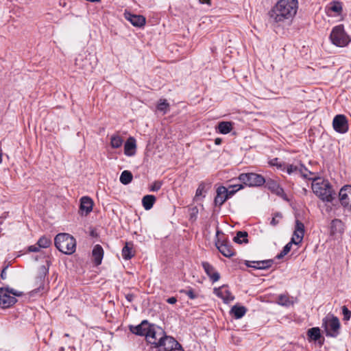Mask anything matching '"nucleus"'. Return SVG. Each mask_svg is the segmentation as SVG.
<instances>
[{
	"label": "nucleus",
	"instance_id": "obj_25",
	"mask_svg": "<svg viewBox=\"0 0 351 351\" xmlns=\"http://www.w3.org/2000/svg\"><path fill=\"white\" fill-rule=\"evenodd\" d=\"M272 263L273 261L271 260L254 261L252 263V265H248V266L258 269H266L269 268Z\"/></svg>",
	"mask_w": 351,
	"mask_h": 351
},
{
	"label": "nucleus",
	"instance_id": "obj_41",
	"mask_svg": "<svg viewBox=\"0 0 351 351\" xmlns=\"http://www.w3.org/2000/svg\"><path fill=\"white\" fill-rule=\"evenodd\" d=\"M342 311H343L344 319L348 320L350 318L351 312L346 306L343 307Z\"/></svg>",
	"mask_w": 351,
	"mask_h": 351
},
{
	"label": "nucleus",
	"instance_id": "obj_10",
	"mask_svg": "<svg viewBox=\"0 0 351 351\" xmlns=\"http://www.w3.org/2000/svg\"><path fill=\"white\" fill-rule=\"evenodd\" d=\"M164 333L165 331L162 328L152 325L150 331L147 335L146 340L149 343L156 348L159 343L158 341L161 340Z\"/></svg>",
	"mask_w": 351,
	"mask_h": 351
},
{
	"label": "nucleus",
	"instance_id": "obj_9",
	"mask_svg": "<svg viewBox=\"0 0 351 351\" xmlns=\"http://www.w3.org/2000/svg\"><path fill=\"white\" fill-rule=\"evenodd\" d=\"M156 348H160L161 351H172L173 350H182L181 345L172 337L163 334L161 340L158 341Z\"/></svg>",
	"mask_w": 351,
	"mask_h": 351
},
{
	"label": "nucleus",
	"instance_id": "obj_26",
	"mask_svg": "<svg viewBox=\"0 0 351 351\" xmlns=\"http://www.w3.org/2000/svg\"><path fill=\"white\" fill-rule=\"evenodd\" d=\"M343 230V224L341 220L335 219L330 225V232L332 234H341Z\"/></svg>",
	"mask_w": 351,
	"mask_h": 351
},
{
	"label": "nucleus",
	"instance_id": "obj_29",
	"mask_svg": "<svg viewBox=\"0 0 351 351\" xmlns=\"http://www.w3.org/2000/svg\"><path fill=\"white\" fill-rule=\"evenodd\" d=\"M309 340L317 341L321 337L320 329L318 327L311 328L307 331Z\"/></svg>",
	"mask_w": 351,
	"mask_h": 351
},
{
	"label": "nucleus",
	"instance_id": "obj_28",
	"mask_svg": "<svg viewBox=\"0 0 351 351\" xmlns=\"http://www.w3.org/2000/svg\"><path fill=\"white\" fill-rule=\"evenodd\" d=\"M219 132L223 134H228L232 130V125L230 122L222 121L218 124Z\"/></svg>",
	"mask_w": 351,
	"mask_h": 351
},
{
	"label": "nucleus",
	"instance_id": "obj_5",
	"mask_svg": "<svg viewBox=\"0 0 351 351\" xmlns=\"http://www.w3.org/2000/svg\"><path fill=\"white\" fill-rule=\"evenodd\" d=\"M322 327L326 336L336 337L341 327L339 319L333 315H328L323 319Z\"/></svg>",
	"mask_w": 351,
	"mask_h": 351
},
{
	"label": "nucleus",
	"instance_id": "obj_36",
	"mask_svg": "<svg viewBox=\"0 0 351 351\" xmlns=\"http://www.w3.org/2000/svg\"><path fill=\"white\" fill-rule=\"evenodd\" d=\"M208 188H209V186H206L204 184H199V186H198V188L196 191L195 197L197 198L200 196H203Z\"/></svg>",
	"mask_w": 351,
	"mask_h": 351
},
{
	"label": "nucleus",
	"instance_id": "obj_32",
	"mask_svg": "<svg viewBox=\"0 0 351 351\" xmlns=\"http://www.w3.org/2000/svg\"><path fill=\"white\" fill-rule=\"evenodd\" d=\"M245 312L246 310L243 306H234L231 309V313H232L237 319L242 317Z\"/></svg>",
	"mask_w": 351,
	"mask_h": 351
},
{
	"label": "nucleus",
	"instance_id": "obj_45",
	"mask_svg": "<svg viewBox=\"0 0 351 351\" xmlns=\"http://www.w3.org/2000/svg\"><path fill=\"white\" fill-rule=\"evenodd\" d=\"M177 300L175 297H171L167 299V302L173 304L176 302Z\"/></svg>",
	"mask_w": 351,
	"mask_h": 351
},
{
	"label": "nucleus",
	"instance_id": "obj_44",
	"mask_svg": "<svg viewBox=\"0 0 351 351\" xmlns=\"http://www.w3.org/2000/svg\"><path fill=\"white\" fill-rule=\"evenodd\" d=\"M39 247L38 245H31L28 247V250L29 252H38L39 251Z\"/></svg>",
	"mask_w": 351,
	"mask_h": 351
},
{
	"label": "nucleus",
	"instance_id": "obj_51",
	"mask_svg": "<svg viewBox=\"0 0 351 351\" xmlns=\"http://www.w3.org/2000/svg\"><path fill=\"white\" fill-rule=\"evenodd\" d=\"M86 1L92 2V3H97L100 2L101 0H86Z\"/></svg>",
	"mask_w": 351,
	"mask_h": 351
},
{
	"label": "nucleus",
	"instance_id": "obj_20",
	"mask_svg": "<svg viewBox=\"0 0 351 351\" xmlns=\"http://www.w3.org/2000/svg\"><path fill=\"white\" fill-rule=\"evenodd\" d=\"M214 293L221 298L226 303H229L234 300V297L226 287L215 289Z\"/></svg>",
	"mask_w": 351,
	"mask_h": 351
},
{
	"label": "nucleus",
	"instance_id": "obj_22",
	"mask_svg": "<svg viewBox=\"0 0 351 351\" xmlns=\"http://www.w3.org/2000/svg\"><path fill=\"white\" fill-rule=\"evenodd\" d=\"M92 255L93 260L97 265H100L104 256V250L101 245H96L94 246Z\"/></svg>",
	"mask_w": 351,
	"mask_h": 351
},
{
	"label": "nucleus",
	"instance_id": "obj_23",
	"mask_svg": "<svg viewBox=\"0 0 351 351\" xmlns=\"http://www.w3.org/2000/svg\"><path fill=\"white\" fill-rule=\"evenodd\" d=\"M217 247L219 252L226 257H230L234 254V250L228 243H217Z\"/></svg>",
	"mask_w": 351,
	"mask_h": 351
},
{
	"label": "nucleus",
	"instance_id": "obj_7",
	"mask_svg": "<svg viewBox=\"0 0 351 351\" xmlns=\"http://www.w3.org/2000/svg\"><path fill=\"white\" fill-rule=\"evenodd\" d=\"M241 189H243V186L240 184L230 186L228 189L225 186H219L217 189V195L215 198V204L221 206L230 196Z\"/></svg>",
	"mask_w": 351,
	"mask_h": 351
},
{
	"label": "nucleus",
	"instance_id": "obj_13",
	"mask_svg": "<svg viewBox=\"0 0 351 351\" xmlns=\"http://www.w3.org/2000/svg\"><path fill=\"white\" fill-rule=\"evenodd\" d=\"M339 201L342 206L351 208V186L342 187L339 193Z\"/></svg>",
	"mask_w": 351,
	"mask_h": 351
},
{
	"label": "nucleus",
	"instance_id": "obj_15",
	"mask_svg": "<svg viewBox=\"0 0 351 351\" xmlns=\"http://www.w3.org/2000/svg\"><path fill=\"white\" fill-rule=\"evenodd\" d=\"M243 188L246 186H258L265 182L264 177H239ZM241 184V183H239Z\"/></svg>",
	"mask_w": 351,
	"mask_h": 351
},
{
	"label": "nucleus",
	"instance_id": "obj_27",
	"mask_svg": "<svg viewBox=\"0 0 351 351\" xmlns=\"http://www.w3.org/2000/svg\"><path fill=\"white\" fill-rule=\"evenodd\" d=\"M123 143V138L119 134H113L110 137V146L112 148H120Z\"/></svg>",
	"mask_w": 351,
	"mask_h": 351
},
{
	"label": "nucleus",
	"instance_id": "obj_37",
	"mask_svg": "<svg viewBox=\"0 0 351 351\" xmlns=\"http://www.w3.org/2000/svg\"><path fill=\"white\" fill-rule=\"evenodd\" d=\"M50 244H51V241L46 237H41L37 243V245H38V247L40 248L48 247L50 245Z\"/></svg>",
	"mask_w": 351,
	"mask_h": 351
},
{
	"label": "nucleus",
	"instance_id": "obj_39",
	"mask_svg": "<svg viewBox=\"0 0 351 351\" xmlns=\"http://www.w3.org/2000/svg\"><path fill=\"white\" fill-rule=\"evenodd\" d=\"M282 215L280 213H276L273 217L270 223L271 226H275L280 223V221L282 219Z\"/></svg>",
	"mask_w": 351,
	"mask_h": 351
},
{
	"label": "nucleus",
	"instance_id": "obj_40",
	"mask_svg": "<svg viewBox=\"0 0 351 351\" xmlns=\"http://www.w3.org/2000/svg\"><path fill=\"white\" fill-rule=\"evenodd\" d=\"M162 184V182L160 181L154 182L149 186L150 191H158L161 188Z\"/></svg>",
	"mask_w": 351,
	"mask_h": 351
},
{
	"label": "nucleus",
	"instance_id": "obj_42",
	"mask_svg": "<svg viewBox=\"0 0 351 351\" xmlns=\"http://www.w3.org/2000/svg\"><path fill=\"white\" fill-rule=\"evenodd\" d=\"M182 292L187 295L191 299H195L197 298V295L192 289L182 291Z\"/></svg>",
	"mask_w": 351,
	"mask_h": 351
},
{
	"label": "nucleus",
	"instance_id": "obj_33",
	"mask_svg": "<svg viewBox=\"0 0 351 351\" xmlns=\"http://www.w3.org/2000/svg\"><path fill=\"white\" fill-rule=\"evenodd\" d=\"M278 304L282 306H290L293 304V302L289 298L287 295H280L278 299Z\"/></svg>",
	"mask_w": 351,
	"mask_h": 351
},
{
	"label": "nucleus",
	"instance_id": "obj_30",
	"mask_svg": "<svg viewBox=\"0 0 351 351\" xmlns=\"http://www.w3.org/2000/svg\"><path fill=\"white\" fill-rule=\"evenodd\" d=\"M155 200L156 198L154 195H147L144 196L142 202L145 209L149 210L153 206Z\"/></svg>",
	"mask_w": 351,
	"mask_h": 351
},
{
	"label": "nucleus",
	"instance_id": "obj_3",
	"mask_svg": "<svg viewBox=\"0 0 351 351\" xmlns=\"http://www.w3.org/2000/svg\"><path fill=\"white\" fill-rule=\"evenodd\" d=\"M56 247L65 254H72L75 251L76 242L73 237L67 233L58 234L55 238Z\"/></svg>",
	"mask_w": 351,
	"mask_h": 351
},
{
	"label": "nucleus",
	"instance_id": "obj_49",
	"mask_svg": "<svg viewBox=\"0 0 351 351\" xmlns=\"http://www.w3.org/2000/svg\"><path fill=\"white\" fill-rule=\"evenodd\" d=\"M199 3H209L210 0H199Z\"/></svg>",
	"mask_w": 351,
	"mask_h": 351
},
{
	"label": "nucleus",
	"instance_id": "obj_16",
	"mask_svg": "<svg viewBox=\"0 0 351 351\" xmlns=\"http://www.w3.org/2000/svg\"><path fill=\"white\" fill-rule=\"evenodd\" d=\"M152 325L150 324L147 321H143L141 324L136 326H131L130 330L132 333L141 335V336H145V338L147 337V335H148L149 332L150 331V329L152 328Z\"/></svg>",
	"mask_w": 351,
	"mask_h": 351
},
{
	"label": "nucleus",
	"instance_id": "obj_38",
	"mask_svg": "<svg viewBox=\"0 0 351 351\" xmlns=\"http://www.w3.org/2000/svg\"><path fill=\"white\" fill-rule=\"evenodd\" d=\"M292 244H294L293 242H292V240H291V241L289 243H288L283 248V250L282 251V252L278 256V257L280 258L281 257H282L283 256L286 255L287 254H288L290 250H291V246H292Z\"/></svg>",
	"mask_w": 351,
	"mask_h": 351
},
{
	"label": "nucleus",
	"instance_id": "obj_6",
	"mask_svg": "<svg viewBox=\"0 0 351 351\" xmlns=\"http://www.w3.org/2000/svg\"><path fill=\"white\" fill-rule=\"evenodd\" d=\"M22 291L14 289L0 288V306L3 308H8L15 304V296H21Z\"/></svg>",
	"mask_w": 351,
	"mask_h": 351
},
{
	"label": "nucleus",
	"instance_id": "obj_50",
	"mask_svg": "<svg viewBox=\"0 0 351 351\" xmlns=\"http://www.w3.org/2000/svg\"><path fill=\"white\" fill-rule=\"evenodd\" d=\"M215 143L216 145H219L221 143V140L220 138H216Z\"/></svg>",
	"mask_w": 351,
	"mask_h": 351
},
{
	"label": "nucleus",
	"instance_id": "obj_52",
	"mask_svg": "<svg viewBox=\"0 0 351 351\" xmlns=\"http://www.w3.org/2000/svg\"><path fill=\"white\" fill-rule=\"evenodd\" d=\"M2 162V152H1V150L0 149V163Z\"/></svg>",
	"mask_w": 351,
	"mask_h": 351
},
{
	"label": "nucleus",
	"instance_id": "obj_53",
	"mask_svg": "<svg viewBox=\"0 0 351 351\" xmlns=\"http://www.w3.org/2000/svg\"><path fill=\"white\" fill-rule=\"evenodd\" d=\"M44 270H45V274H47V269L45 268H44Z\"/></svg>",
	"mask_w": 351,
	"mask_h": 351
},
{
	"label": "nucleus",
	"instance_id": "obj_4",
	"mask_svg": "<svg viewBox=\"0 0 351 351\" xmlns=\"http://www.w3.org/2000/svg\"><path fill=\"white\" fill-rule=\"evenodd\" d=\"M330 40L331 43L339 47H344L351 42L350 36L345 31L343 25L335 26L330 32Z\"/></svg>",
	"mask_w": 351,
	"mask_h": 351
},
{
	"label": "nucleus",
	"instance_id": "obj_14",
	"mask_svg": "<svg viewBox=\"0 0 351 351\" xmlns=\"http://www.w3.org/2000/svg\"><path fill=\"white\" fill-rule=\"evenodd\" d=\"M304 235V226L298 220L295 221V230L291 238L292 242L295 245L300 244L303 239Z\"/></svg>",
	"mask_w": 351,
	"mask_h": 351
},
{
	"label": "nucleus",
	"instance_id": "obj_11",
	"mask_svg": "<svg viewBox=\"0 0 351 351\" xmlns=\"http://www.w3.org/2000/svg\"><path fill=\"white\" fill-rule=\"evenodd\" d=\"M334 130L340 134H345L348 130V122L346 117L343 114L336 115L332 121Z\"/></svg>",
	"mask_w": 351,
	"mask_h": 351
},
{
	"label": "nucleus",
	"instance_id": "obj_2",
	"mask_svg": "<svg viewBox=\"0 0 351 351\" xmlns=\"http://www.w3.org/2000/svg\"><path fill=\"white\" fill-rule=\"evenodd\" d=\"M312 189L317 196L326 202H331L334 192L330 182L324 177H315L312 181Z\"/></svg>",
	"mask_w": 351,
	"mask_h": 351
},
{
	"label": "nucleus",
	"instance_id": "obj_18",
	"mask_svg": "<svg viewBox=\"0 0 351 351\" xmlns=\"http://www.w3.org/2000/svg\"><path fill=\"white\" fill-rule=\"evenodd\" d=\"M136 141L134 137H129L124 144V154L127 156H133L136 154Z\"/></svg>",
	"mask_w": 351,
	"mask_h": 351
},
{
	"label": "nucleus",
	"instance_id": "obj_1",
	"mask_svg": "<svg viewBox=\"0 0 351 351\" xmlns=\"http://www.w3.org/2000/svg\"><path fill=\"white\" fill-rule=\"evenodd\" d=\"M298 8V0H279L269 12V19L277 23L291 21Z\"/></svg>",
	"mask_w": 351,
	"mask_h": 351
},
{
	"label": "nucleus",
	"instance_id": "obj_17",
	"mask_svg": "<svg viewBox=\"0 0 351 351\" xmlns=\"http://www.w3.org/2000/svg\"><path fill=\"white\" fill-rule=\"evenodd\" d=\"M125 18L134 26L141 27L145 24V18L142 15L133 14L130 12L125 13Z\"/></svg>",
	"mask_w": 351,
	"mask_h": 351
},
{
	"label": "nucleus",
	"instance_id": "obj_34",
	"mask_svg": "<svg viewBox=\"0 0 351 351\" xmlns=\"http://www.w3.org/2000/svg\"><path fill=\"white\" fill-rule=\"evenodd\" d=\"M247 234L246 232H238L237 236L234 238V241L238 243H247Z\"/></svg>",
	"mask_w": 351,
	"mask_h": 351
},
{
	"label": "nucleus",
	"instance_id": "obj_43",
	"mask_svg": "<svg viewBox=\"0 0 351 351\" xmlns=\"http://www.w3.org/2000/svg\"><path fill=\"white\" fill-rule=\"evenodd\" d=\"M132 177H120V181L123 184H128L131 182Z\"/></svg>",
	"mask_w": 351,
	"mask_h": 351
},
{
	"label": "nucleus",
	"instance_id": "obj_19",
	"mask_svg": "<svg viewBox=\"0 0 351 351\" xmlns=\"http://www.w3.org/2000/svg\"><path fill=\"white\" fill-rule=\"evenodd\" d=\"M93 206V202L90 197L84 196L80 199V210L82 215L88 214L92 210Z\"/></svg>",
	"mask_w": 351,
	"mask_h": 351
},
{
	"label": "nucleus",
	"instance_id": "obj_12",
	"mask_svg": "<svg viewBox=\"0 0 351 351\" xmlns=\"http://www.w3.org/2000/svg\"><path fill=\"white\" fill-rule=\"evenodd\" d=\"M342 11V3L339 1H332L325 7V13L329 17L340 16Z\"/></svg>",
	"mask_w": 351,
	"mask_h": 351
},
{
	"label": "nucleus",
	"instance_id": "obj_46",
	"mask_svg": "<svg viewBox=\"0 0 351 351\" xmlns=\"http://www.w3.org/2000/svg\"><path fill=\"white\" fill-rule=\"evenodd\" d=\"M7 267L4 268L2 271H1V277L2 279H5L6 278V272H5V269H6Z\"/></svg>",
	"mask_w": 351,
	"mask_h": 351
},
{
	"label": "nucleus",
	"instance_id": "obj_35",
	"mask_svg": "<svg viewBox=\"0 0 351 351\" xmlns=\"http://www.w3.org/2000/svg\"><path fill=\"white\" fill-rule=\"evenodd\" d=\"M267 186H268V188L269 189H271L272 191H274V193L280 195L282 193V188H280L278 184L274 182H267Z\"/></svg>",
	"mask_w": 351,
	"mask_h": 351
},
{
	"label": "nucleus",
	"instance_id": "obj_48",
	"mask_svg": "<svg viewBox=\"0 0 351 351\" xmlns=\"http://www.w3.org/2000/svg\"><path fill=\"white\" fill-rule=\"evenodd\" d=\"M121 176H132V173L130 171L125 170L121 173Z\"/></svg>",
	"mask_w": 351,
	"mask_h": 351
},
{
	"label": "nucleus",
	"instance_id": "obj_21",
	"mask_svg": "<svg viewBox=\"0 0 351 351\" xmlns=\"http://www.w3.org/2000/svg\"><path fill=\"white\" fill-rule=\"evenodd\" d=\"M202 266L207 274V275L210 277V280L213 282H217L219 279V274L217 272L213 267L210 265L208 263H203Z\"/></svg>",
	"mask_w": 351,
	"mask_h": 351
},
{
	"label": "nucleus",
	"instance_id": "obj_24",
	"mask_svg": "<svg viewBox=\"0 0 351 351\" xmlns=\"http://www.w3.org/2000/svg\"><path fill=\"white\" fill-rule=\"evenodd\" d=\"M122 256L125 260H129L132 258L135 254L134 250V245L132 243H125V246L122 249Z\"/></svg>",
	"mask_w": 351,
	"mask_h": 351
},
{
	"label": "nucleus",
	"instance_id": "obj_47",
	"mask_svg": "<svg viewBox=\"0 0 351 351\" xmlns=\"http://www.w3.org/2000/svg\"><path fill=\"white\" fill-rule=\"evenodd\" d=\"M239 176H260V175L259 174L253 173H241Z\"/></svg>",
	"mask_w": 351,
	"mask_h": 351
},
{
	"label": "nucleus",
	"instance_id": "obj_8",
	"mask_svg": "<svg viewBox=\"0 0 351 351\" xmlns=\"http://www.w3.org/2000/svg\"><path fill=\"white\" fill-rule=\"evenodd\" d=\"M269 165L272 167H276L277 169L280 170L282 171H286L289 174L294 173V174H302V176H306L305 174L302 173V165H287L284 162L279 160L278 158H275L271 159L269 162Z\"/></svg>",
	"mask_w": 351,
	"mask_h": 351
},
{
	"label": "nucleus",
	"instance_id": "obj_31",
	"mask_svg": "<svg viewBox=\"0 0 351 351\" xmlns=\"http://www.w3.org/2000/svg\"><path fill=\"white\" fill-rule=\"evenodd\" d=\"M156 108L158 111L162 112V114H165L169 110V104L166 99H160L158 101Z\"/></svg>",
	"mask_w": 351,
	"mask_h": 351
}]
</instances>
